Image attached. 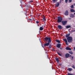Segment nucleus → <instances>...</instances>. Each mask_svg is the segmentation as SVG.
I'll list each match as a JSON object with an SVG mask.
<instances>
[{
  "mask_svg": "<svg viewBox=\"0 0 75 75\" xmlns=\"http://www.w3.org/2000/svg\"><path fill=\"white\" fill-rule=\"evenodd\" d=\"M44 41L45 42H51V38L50 37H45L44 38Z\"/></svg>",
  "mask_w": 75,
  "mask_h": 75,
  "instance_id": "obj_1",
  "label": "nucleus"
},
{
  "mask_svg": "<svg viewBox=\"0 0 75 75\" xmlns=\"http://www.w3.org/2000/svg\"><path fill=\"white\" fill-rule=\"evenodd\" d=\"M57 23H61L62 22V18L61 17V16L58 17L57 18Z\"/></svg>",
  "mask_w": 75,
  "mask_h": 75,
  "instance_id": "obj_2",
  "label": "nucleus"
},
{
  "mask_svg": "<svg viewBox=\"0 0 75 75\" xmlns=\"http://www.w3.org/2000/svg\"><path fill=\"white\" fill-rule=\"evenodd\" d=\"M68 42H71L72 41V38L71 37H69L67 38Z\"/></svg>",
  "mask_w": 75,
  "mask_h": 75,
  "instance_id": "obj_3",
  "label": "nucleus"
},
{
  "mask_svg": "<svg viewBox=\"0 0 75 75\" xmlns=\"http://www.w3.org/2000/svg\"><path fill=\"white\" fill-rule=\"evenodd\" d=\"M67 21H62V24L63 25H66L67 23Z\"/></svg>",
  "mask_w": 75,
  "mask_h": 75,
  "instance_id": "obj_4",
  "label": "nucleus"
},
{
  "mask_svg": "<svg viewBox=\"0 0 75 75\" xmlns=\"http://www.w3.org/2000/svg\"><path fill=\"white\" fill-rule=\"evenodd\" d=\"M61 45L60 44H57V45L56 46V47L57 48H60V47H61Z\"/></svg>",
  "mask_w": 75,
  "mask_h": 75,
  "instance_id": "obj_5",
  "label": "nucleus"
},
{
  "mask_svg": "<svg viewBox=\"0 0 75 75\" xmlns=\"http://www.w3.org/2000/svg\"><path fill=\"white\" fill-rule=\"evenodd\" d=\"M69 12L68 10H66V11L65 12V13H64V14L66 16H68V13Z\"/></svg>",
  "mask_w": 75,
  "mask_h": 75,
  "instance_id": "obj_6",
  "label": "nucleus"
},
{
  "mask_svg": "<svg viewBox=\"0 0 75 75\" xmlns=\"http://www.w3.org/2000/svg\"><path fill=\"white\" fill-rule=\"evenodd\" d=\"M50 43H51V42H48V43L45 44L44 45L45 47V46H48V45H50Z\"/></svg>",
  "mask_w": 75,
  "mask_h": 75,
  "instance_id": "obj_7",
  "label": "nucleus"
},
{
  "mask_svg": "<svg viewBox=\"0 0 75 75\" xmlns=\"http://www.w3.org/2000/svg\"><path fill=\"white\" fill-rule=\"evenodd\" d=\"M63 41L65 42L66 44L67 45H68V42L67 41V40L66 38H64L63 39Z\"/></svg>",
  "mask_w": 75,
  "mask_h": 75,
  "instance_id": "obj_8",
  "label": "nucleus"
},
{
  "mask_svg": "<svg viewBox=\"0 0 75 75\" xmlns=\"http://www.w3.org/2000/svg\"><path fill=\"white\" fill-rule=\"evenodd\" d=\"M56 7H58L59 6V2H57L55 5Z\"/></svg>",
  "mask_w": 75,
  "mask_h": 75,
  "instance_id": "obj_9",
  "label": "nucleus"
},
{
  "mask_svg": "<svg viewBox=\"0 0 75 75\" xmlns=\"http://www.w3.org/2000/svg\"><path fill=\"white\" fill-rule=\"evenodd\" d=\"M57 27L59 28V29H62V26L61 25H58Z\"/></svg>",
  "mask_w": 75,
  "mask_h": 75,
  "instance_id": "obj_10",
  "label": "nucleus"
},
{
  "mask_svg": "<svg viewBox=\"0 0 75 75\" xmlns=\"http://www.w3.org/2000/svg\"><path fill=\"white\" fill-rule=\"evenodd\" d=\"M70 17L71 18H73V17H75V16L74 14H71L70 15Z\"/></svg>",
  "mask_w": 75,
  "mask_h": 75,
  "instance_id": "obj_11",
  "label": "nucleus"
},
{
  "mask_svg": "<svg viewBox=\"0 0 75 75\" xmlns=\"http://www.w3.org/2000/svg\"><path fill=\"white\" fill-rule=\"evenodd\" d=\"M65 27H66V28H67V29H68V28H71V27L70 26L68 25L66 26Z\"/></svg>",
  "mask_w": 75,
  "mask_h": 75,
  "instance_id": "obj_12",
  "label": "nucleus"
},
{
  "mask_svg": "<svg viewBox=\"0 0 75 75\" xmlns=\"http://www.w3.org/2000/svg\"><path fill=\"white\" fill-rule=\"evenodd\" d=\"M70 11L71 13H74V12H75V10H74L73 9H70Z\"/></svg>",
  "mask_w": 75,
  "mask_h": 75,
  "instance_id": "obj_13",
  "label": "nucleus"
},
{
  "mask_svg": "<svg viewBox=\"0 0 75 75\" xmlns=\"http://www.w3.org/2000/svg\"><path fill=\"white\" fill-rule=\"evenodd\" d=\"M55 59H56L57 62V63H58V62H59V59H58V58H56Z\"/></svg>",
  "mask_w": 75,
  "mask_h": 75,
  "instance_id": "obj_14",
  "label": "nucleus"
},
{
  "mask_svg": "<svg viewBox=\"0 0 75 75\" xmlns=\"http://www.w3.org/2000/svg\"><path fill=\"white\" fill-rule=\"evenodd\" d=\"M70 35V34L69 33V34H67L66 35V38H68Z\"/></svg>",
  "mask_w": 75,
  "mask_h": 75,
  "instance_id": "obj_15",
  "label": "nucleus"
},
{
  "mask_svg": "<svg viewBox=\"0 0 75 75\" xmlns=\"http://www.w3.org/2000/svg\"><path fill=\"white\" fill-rule=\"evenodd\" d=\"M66 50H71V49L69 48V47H67L66 48Z\"/></svg>",
  "mask_w": 75,
  "mask_h": 75,
  "instance_id": "obj_16",
  "label": "nucleus"
},
{
  "mask_svg": "<svg viewBox=\"0 0 75 75\" xmlns=\"http://www.w3.org/2000/svg\"><path fill=\"white\" fill-rule=\"evenodd\" d=\"M66 58H68L69 57V54L67 53L66 54Z\"/></svg>",
  "mask_w": 75,
  "mask_h": 75,
  "instance_id": "obj_17",
  "label": "nucleus"
},
{
  "mask_svg": "<svg viewBox=\"0 0 75 75\" xmlns=\"http://www.w3.org/2000/svg\"><path fill=\"white\" fill-rule=\"evenodd\" d=\"M68 70L69 71H72V69L71 68H69L68 69Z\"/></svg>",
  "mask_w": 75,
  "mask_h": 75,
  "instance_id": "obj_18",
  "label": "nucleus"
},
{
  "mask_svg": "<svg viewBox=\"0 0 75 75\" xmlns=\"http://www.w3.org/2000/svg\"><path fill=\"white\" fill-rule=\"evenodd\" d=\"M56 42H58V43H61V42H60V41L59 40H56Z\"/></svg>",
  "mask_w": 75,
  "mask_h": 75,
  "instance_id": "obj_19",
  "label": "nucleus"
},
{
  "mask_svg": "<svg viewBox=\"0 0 75 75\" xmlns=\"http://www.w3.org/2000/svg\"><path fill=\"white\" fill-rule=\"evenodd\" d=\"M44 28L42 27H40V31H42V30H43Z\"/></svg>",
  "mask_w": 75,
  "mask_h": 75,
  "instance_id": "obj_20",
  "label": "nucleus"
},
{
  "mask_svg": "<svg viewBox=\"0 0 75 75\" xmlns=\"http://www.w3.org/2000/svg\"><path fill=\"white\" fill-rule=\"evenodd\" d=\"M57 53L59 55V56H60V57H62V54H60L58 52Z\"/></svg>",
  "mask_w": 75,
  "mask_h": 75,
  "instance_id": "obj_21",
  "label": "nucleus"
},
{
  "mask_svg": "<svg viewBox=\"0 0 75 75\" xmlns=\"http://www.w3.org/2000/svg\"><path fill=\"white\" fill-rule=\"evenodd\" d=\"M69 52L70 54H73V52H72L71 51H69Z\"/></svg>",
  "mask_w": 75,
  "mask_h": 75,
  "instance_id": "obj_22",
  "label": "nucleus"
},
{
  "mask_svg": "<svg viewBox=\"0 0 75 75\" xmlns=\"http://www.w3.org/2000/svg\"><path fill=\"white\" fill-rule=\"evenodd\" d=\"M43 21H45V16L43 17Z\"/></svg>",
  "mask_w": 75,
  "mask_h": 75,
  "instance_id": "obj_23",
  "label": "nucleus"
},
{
  "mask_svg": "<svg viewBox=\"0 0 75 75\" xmlns=\"http://www.w3.org/2000/svg\"><path fill=\"white\" fill-rule=\"evenodd\" d=\"M70 7H71V8H74V5H72Z\"/></svg>",
  "mask_w": 75,
  "mask_h": 75,
  "instance_id": "obj_24",
  "label": "nucleus"
},
{
  "mask_svg": "<svg viewBox=\"0 0 75 75\" xmlns=\"http://www.w3.org/2000/svg\"><path fill=\"white\" fill-rule=\"evenodd\" d=\"M52 1L54 3H55L57 1V0H52Z\"/></svg>",
  "mask_w": 75,
  "mask_h": 75,
  "instance_id": "obj_25",
  "label": "nucleus"
},
{
  "mask_svg": "<svg viewBox=\"0 0 75 75\" xmlns=\"http://www.w3.org/2000/svg\"><path fill=\"white\" fill-rule=\"evenodd\" d=\"M72 68H74V69H75V66H74V65H73L72 66Z\"/></svg>",
  "mask_w": 75,
  "mask_h": 75,
  "instance_id": "obj_26",
  "label": "nucleus"
},
{
  "mask_svg": "<svg viewBox=\"0 0 75 75\" xmlns=\"http://www.w3.org/2000/svg\"><path fill=\"white\" fill-rule=\"evenodd\" d=\"M28 21H32V19H30V18H29L28 19Z\"/></svg>",
  "mask_w": 75,
  "mask_h": 75,
  "instance_id": "obj_27",
  "label": "nucleus"
},
{
  "mask_svg": "<svg viewBox=\"0 0 75 75\" xmlns=\"http://www.w3.org/2000/svg\"><path fill=\"white\" fill-rule=\"evenodd\" d=\"M68 1V0H65V2L66 3H67Z\"/></svg>",
  "mask_w": 75,
  "mask_h": 75,
  "instance_id": "obj_28",
  "label": "nucleus"
},
{
  "mask_svg": "<svg viewBox=\"0 0 75 75\" xmlns=\"http://www.w3.org/2000/svg\"><path fill=\"white\" fill-rule=\"evenodd\" d=\"M41 45L42 47H43V48H45V47H44V46H43V45H42V43H41Z\"/></svg>",
  "mask_w": 75,
  "mask_h": 75,
  "instance_id": "obj_29",
  "label": "nucleus"
},
{
  "mask_svg": "<svg viewBox=\"0 0 75 75\" xmlns=\"http://www.w3.org/2000/svg\"><path fill=\"white\" fill-rule=\"evenodd\" d=\"M72 0H69V3H71L72 2Z\"/></svg>",
  "mask_w": 75,
  "mask_h": 75,
  "instance_id": "obj_30",
  "label": "nucleus"
},
{
  "mask_svg": "<svg viewBox=\"0 0 75 75\" xmlns=\"http://www.w3.org/2000/svg\"><path fill=\"white\" fill-rule=\"evenodd\" d=\"M69 57H72V56H71V55H70V54H69Z\"/></svg>",
  "mask_w": 75,
  "mask_h": 75,
  "instance_id": "obj_31",
  "label": "nucleus"
},
{
  "mask_svg": "<svg viewBox=\"0 0 75 75\" xmlns=\"http://www.w3.org/2000/svg\"><path fill=\"white\" fill-rule=\"evenodd\" d=\"M30 3H32V2H33V1H30Z\"/></svg>",
  "mask_w": 75,
  "mask_h": 75,
  "instance_id": "obj_32",
  "label": "nucleus"
},
{
  "mask_svg": "<svg viewBox=\"0 0 75 75\" xmlns=\"http://www.w3.org/2000/svg\"><path fill=\"white\" fill-rule=\"evenodd\" d=\"M71 58H72L71 60H73V59H74V57H72Z\"/></svg>",
  "mask_w": 75,
  "mask_h": 75,
  "instance_id": "obj_33",
  "label": "nucleus"
},
{
  "mask_svg": "<svg viewBox=\"0 0 75 75\" xmlns=\"http://www.w3.org/2000/svg\"><path fill=\"white\" fill-rule=\"evenodd\" d=\"M68 19H69V20H71V18H69Z\"/></svg>",
  "mask_w": 75,
  "mask_h": 75,
  "instance_id": "obj_34",
  "label": "nucleus"
},
{
  "mask_svg": "<svg viewBox=\"0 0 75 75\" xmlns=\"http://www.w3.org/2000/svg\"><path fill=\"white\" fill-rule=\"evenodd\" d=\"M20 3H21V5H22V4H22V1H21L20 2Z\"/></svg>",
  "mask_w": 75,
  "mask_h": 75,
  "instance_id": "obj_35",
  "label": "nucleus"
},
{
  "mask_svg": "<svg viewBox=\"0 0 75 75\" xmlns=\"http://www.w3.org/2000/svg\"><path fill=\"white\" fill-rule=\"evenodd\" d=\"M49 48H51V47L50 45L49 46Z\"/></svg>",
  "mask_w": 75,
  "mask_h": 75,
  "instance_id": "obj_36",
  "label": "nucleus"
},
{
  "mask_svg": "<svg viewBox=\"0 0 75 75\" xmlns=\"http://www.w3.org/2000/svg\"><path fill=\"white\" fill-rule=\"evenodd\" d=\"M36 24H38V21H36Z\"/></svg>",
  "mask_w": 75,
  "mask_h": 75,
  "instance_id": "obj_37",
  "label": "nucleus"
},
{
  "mask_svg": "<svg viewBox=\"0 0 75 75\" xmlns=\"http://www.w3.org/2000/svg\"><path fill=\"white\" fill-rule=\"evenodd\" d=\"M32 19H33V20H34L35 19V18H32Z\"/></svg>",
  "mask_w": 75,
  "mask_h": 75,
  "instance_id": "obj_38",
  "label": "nucleus"
},
{
  "mask_svg": "<svg viewBox=\"0 0 75 75\" xmlns=\"http://www.w3.org/2000/svg\"><path fill=\"white\" fill-rule=\"evenodd\" d=\"M39 41H40V42H41V39L39 38Z\"/></svg>",
  "mask_w": 75,
  "mask_h": 75,
  "instance_id": "obj_39",
  "label": "nucleus"
},
{
  "mask_svg": "<svg viewBox=\"0 0 75 75\" xmlns=\"http://www.w3.org/2000/svg\"><path fill=\"white\" fill-rule=\"evenodd\" d=\"M74 31H75V29L74 30H72V32H74Z\"/></svg>",
  "mask_w": 75,
  "mask_h": 75,
  "instance_id": "obj_40",
  "label": "nucleus"
},
{
  "mask_svg": "<svg viewBox=\"0 0 75 75\" xmlns=\"http://www.w3.org/2000/svg\"><path fill=\"white\" fill-rule=\"evenodd\" d=\"M53 51H55V50L54 49H53Z\"/></svg>",
  "mask_w": 75,
  "mask_h": 75,
  "instance_id": "obj_41",
  "label": "nucleus"
},
{
  "mask_svg": "<svg viewBox=\"0 0 75 75\" xmlns=\"http://www.w3.org/2000/svg\"><path fill=\"white\" fill-rule=\"evenodd\" d=\"M69 30H71V29H69Z\"/></svg>",
  "mask_w": 75,
  "mask_h": 75,
  "instance_id": "obj_42",
  "label": "nucleus"
},
{
  "mask_svg": "<svg viewBox=\"0 0 75 75\" xmlns=\"http://www.w3.org/2000/svg\"><path fill=\"white\" fill-rule=\"evenodd\" d=\"M74 6H75V3L74 4Z\"/></svg>",
  "mask_w": 75,
  "mask_h": 75,
  "instance_id": "obj_43",
  "label": "nucleus"
},
{
  "mask_svg": "<svg viewBox=\"0 0 75 75\" xmlns=\"http://www.w3.org/2000/svg\"><path fill=\"white\" fill-rule=\"evenodd\" d=\"M60 50H62V48H60Z\"/></svg>",
  "mask_w": 75,
  "mask_h": 75,
  "instance_id": "obj_44",
  "label": "nucleus"
},
{
  "mask_svg": "<svg viewBox=\"0 0 75 75\" xmlns=\"http://www.w3.org/2000/svg\"><path fill=\"white\" fill-rule=\"evenodd\" d=\"M39 23V21H38V23Z\"/></svg>",
  "mask_w": 75,
  "mask_h": 75,
  "instance_id": "obj_45",
  "label": "nucleus"
},
{
  "mask_svg": "<svg viewBox=\"0 0 75 75\" xmlns=\"http://www.w3.org/2000/svg\"><path fill=\"white\" fill-rule=\"evenodd\" d=\"M62 1H63V0H62ZM60 1H61V0H60Z\"/></svg>",
  "mask_w": 75,
  "mask_h": 75,
  "instance_id": "obj_46",
  "label": "nucleus"
},
{
  "mask_svg": "<svg viewBox=\"0 0 75 75\" xmlns=\"http://www.w3.org/2000/svg\"><path fill=\"white\" fill-rule=\"evenodd\" d=\"M21 6L22 8H23V6Z\"/></svg>",
  "mask_w": 75,
  "mask_h": 75,
  "instance_id": "obj_47",
  "label": "nucleus"
},
{
  "mask_svg": "<svg viewBox=\"0 0 75 75\" xmlns=\"http://www.w3.org/2000/svg\"><path fill=\"white\" fill-rule=\"evenodd\" d=\"M38 26H40V25H38Z\"/></svg>",
  "mask_w": 75,
  "mask_h": 75,
  "instance_id": "obj_48",
  "label": "nucleus"
},
{
  "mask_svg": "<svg viewBox=\"0 0 75 75\" xmlns=\"http://www.w3.org/2000/svg\"><path fill=\"white\" fill-rule=\"evenodd\" d=\"M38 18H39L38 17Z\"/></svg>",
  "mask_w": 75,
  "mask_h": 75,
  "instance_id": "obj_49",
  "label": "nucleus"
}]
</instances>
